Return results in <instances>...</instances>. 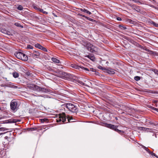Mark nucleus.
Instances as JSON below:
<instances>
[{
    "label": "nucleus",
    "instance_id": "f257e3e1",
    "mask_svg": "<svg viewBox=\"0 0 158 158\" xmlns=\"http://www.w3.org/2000/svg\"><path fill=\"white\" fill-rule=\"evenodd\" d=\"M61 106V107H60V110H65V107H66L69 110L73 113H76L77 111V108L72 103H65Z\"/></svg>",
    "mask_w": 158,
    "mask_h": 158
},
{
    "label": "nucleus",
    "instance_id": "f03ea898",
    "mask_svg": "<svg viewBox=\"0 0 158 158\" xmlns=\"http://www.w3.org/2000/svg\"><path fill=\"white\" fill-rule=\"evenodd\" d=\"M27 88L32 90H36L38 91L44 92H47L49 91L48 89L44 88H41L39 86L32 84L27 83L25 85Z\"/></svg>",
    "mask_w": 158,
    "mask_h": 158
},
{
    "label": "nucleus",
    "instance_id": "7ed1b4c3",
    "mask_svg": "<svg viewBox=\"0 0 158 158\" xmlns=\"http://www.w3.org/2000/svg\"><path fill=\"white\" fill-rule=\"evenodd\" d=\"M14 55L17 58L23 61H27L28 60L27 55L22 52H15Z\"/></svg>",
    "mask_w": 158,
    "mask_h": 158
},
{
    "label": "nucleus",
    "instance_id": "20e7f679",
    "mask_svg": "<svg viewBox=\"0 0 158 158\" xmlns=\"http://www.w3.org/2000/svg\"><path fill=\"white\" fill-rule=\"evenodd\" d=\"M53 118H73V117L72 116H70L66 114L64 112L60 113L58 114L55 115L52 117Z\"/></svg>",
    "mask_w": 158,
    "mask_h": 158
},
{
    "label": "nucleus",
    "instance_id": "39448f33",
    "mask_svg": "<svg viewBox=\"0 0 158 158\" xmlns=\"http://www.w3.org/2000/svg\"><path fill=\"white\" fill-rule=\"evenodd\" d=\"M86 47L88 50L92 52H96L98 51L97 48L89 43L87 44Z\"/></svg>",
    "mask_w": 158,
    "mask_h": 158
},
{
    "label": "nucleus",
    "instance_id": "423d86ee",
    "mask_svg": "<svg viewBox=\"0 0 158 158\" xmlns=\"http://www.w3.org/2000/svg\"><path fill=\"white\" fill-rule=\"evenodd\" d=\"M100 124L102 126L106 127L109 128H110L111 129L114 130L117 132L120 131L119 130L117 129V126H115L111 124H108L101 122H100Z\"/></svg>",
    "mask_w": 158,
    "mask_h": 158
},
{
    "label": "nucleus",
    "instance_id": "0eeeda50",
    "mask_svg": "<svg viewBox=\"0 0 158 158\" xmlns=\"http://www.w3.org/2000/svg\"><path fill=\"white\" fill-rule=\"evenodd\" d=\"M21 121L20 119H9L5 121H3L2 122L0 123V127L2 126V124L3 123H15Z\"/></svg>",
    "mask_w": 158,
    "mask_h": 158
},
{
    "label": "nucleus",
    "instance_id": "6e6552de",
    "mask_svg": "<svg viewBox=\"0 0 158 158\" xmlns=\"http://www.w3.org/2000/svg\"><path fill=\"white\" fill-rule=\"evenodd\" d=\"M18 103L15 100H13L10 103L11 109L13 110H15L18 108Z\"/></svg>",
    "mask_w": 158,
    "mask_h": 158
},
{
    "label": "nucleus",
    "instance_id": "1a4fd4ad",
    "mask_svg": "<svg viewBox=\"0 0 158 158\" xmlns=\"http://www.w3.org/2000/svg\"><path fill=\"white\" fill-rule=\"evenodd\" d=\"M56 72L62 74L61 77H64L67 78H70L71 77L72 75L71 74L67 73H66L60 71L59 70H58Z\"/></svg>",
    "mask_w": 158,
    "mask_h": 158
},
{
    "label": "nucleus",
    "instance_id": "9d476101",
    "mask_svg": "<svg viewBox=\"0 0 158 158\" xmlns=\"http://www.w3.org/2000/svg\"><path fill=\"white\" fill-rule=\"evenodd\" d=\"M40 53L38 50L34 51L31 55V56L34 58H38L40 56Z\"/></svg>",
    "mask_w": 158,
    "mask_h": 158
},
{
    "label": "nucleus",
    "instance_id": "9b49d317",
    "mask_svg": "<svg viewBox=\"0 0 158 158\" xmlns=\"http://www.w3.org/2000/svg\"><path fill=\"white\" fill-rule=\"evenodd\" d=\"M73 119H67L68 122H65L66 121V119H56V121L57 123H61L75 122V121H71V120Z\"/></svg>",
    "mask_w": 158,
    "mask_h": 158
},
{
    "label": "nucleus",
    "instance_id": "f8f14e48",
    "mask_svg": "<svg viewBox=\"0 0 158 158\" xmlns=\"http://www.w3.org/2000/svg\"><path fill=\"white\" fill-rule=\"evenodd\" d=\"M85 56L89 58L93 61H95L96 60L95 56L92 54H89V55H86Z\"/></svg>",
    "mask_w": 158,
    "mask_h": 158
},
{
    "label": "nucleus",
    "instance_id": "ddd939ff",
    "mask_svg": "<svg viewBox=\"0 0 158 158\" xmlns=\"http://www.w3.org/2000/svg\"><path fill=\"white\" fill-rule=\"evenodd\" d=\"M106 72L110 74H113L115 73V72L113 69H106L105 70Z\"/></svg>",
    "mask_w": 158,
    "mask_h": 158
},
{
    "label": "nucleus",
    "instance_id": "4468645a",
    "mask_svg": "<svg viewBox=\"0 0 158 158\" xmlns=\"http://www.w3.org/2000/svg\"><path fill=\"white\" fill-rule=\"evenodd\" d=\"M71 66L74 69L79 70L80 71L82 69V67H80L75 64H72L71 65Z\"/></svg>",
    "mask_w": 158,
    "mask_h": 158
},
{
    "label": "nucleus",
    "instance_id": "2eb2a0df",
    "mask_svg": "<svg viewBox=\"0 0 158 158\" xmlns=\"http://www.w3.org/2000/svg\"><path fill=\"white\" fill-rule=\"evenodd\" d=\"M39 120L41 123H47L49 122V119H39Z\"/></svg>",
    "mask_w": 158,
    "mask_h": 158
},
{
    "label": "nucleus",
    "instance_id": "dca6fc26",
    "mask_svg": "<svg viewBox=\"0 0 158 158\" xmlns=\"http://www.w3.org/2000/svg\"><path fill=\"white\" fill-rule=\"evenodd\" d=\"M51 60L54 62L57 63H60V60L56 58L52 57L51 59Z\"/></svg>",
    "mask_w": 158,
    "mask_h": 158
},
{
    "label": "nucleus",
    "instance_id": "f3484780",
    "mask_svg": "<svg viewBox=\"0 0 158 158\" xmlns=\"http://www.w3.org/2000/svg\"><path fill=\"white\" fill-rule=\"evenodd\" d=\"M13 76L15 78H17L19 76V74L16 72H13L12 73Z\"/></svg>",
    "mask_w": 158,
    "mask_h": 158
},
{
    "label": "nucleus",
    "instance_id": "a211bd4d",
    "mask_svg": "<svg viewBox=\"0 0 158 158\" xmlns=\"http://www.w3.org/2000/svg\"><path fill=\"white\" fill-rule=\"evenodd\" d=\"M149 23L153 25L154 26L156 27H158V24L155 23L154 22L151 21L149 22Z\"/></svg>",
    "mask_w": 158,
    "mask_h": 158
},
{
    "label": "nucleus",
    "instance_id": "6ab92c4d",
    "mask_svg": "<svg viewBox=\"0 0 158 158\" xmlns=\"http://www.w3.org/2000/svg\"><path fill=\"white\" fill-rule=\"evenodd\" d=\"M118 27L121 30H124L127 29L126 27H124L123 25H119Z\"/></svg>",
    "mask_w": 158,
    "mask_h": 158
},
{
    "label": "nucleus",
    "instance_id": "aec40b11",
    "mask_svg": "<svg viewBox=\"0 0 158 158\" xmlns=\"http://www.w3.org/2000/svg\"><path fill=\"white\" fill-rule=\"evenodd\" d=\"M35 46L36 48H38L40 49L42 46L40 44H38V43L37 44H35Z\"/></svg>",
    "mask_w": 158,
    "mask_h": 158
},
{
    "label": "nucleus",
    "instance_id": "412c9836",
    "mask_svg": "<svg viewBox=\"0 0 158 158\" xmlns=\"http://www.w3.org/2000/svg\"><path fill=\"white\" fill-rule=\"evenodd\" d=\"M98 68L99 69L102 70H105L106 69V68L104 67H103L101 65H99L98 66Z\"/></svg>",
    "mask_w": 158,
    "mask_h": 158
},
{
    "label": "nucleus",
    "instance_id": "4be33fe9",
    "mask_svg": "<svg viewBox=\"0 0 158 158\" xmlns=\"http://www.w3.org/2000/svg\"><path fill=\"white\" fill-rule=\"evenodd\" d=\"M83 12L89 15H91L92 13L91 12L88 10H87L85 9Z\"/></svg>",
    "mask_w": 158,
    "mask_h": 158
},
{
    "label": "nucleus",
    "instance_id": "5701e85b",
    "mask_svg": "<svg viewBox=\"0 0 158 158\" xmlns=\"http://www.w3.org/2000/svg\"><path fill=\"white\" fill-rule=\"evenodd\" d=\"M26 48L27 49H32L33 47L30 45L28 44Z\"/></svg>",
    "mask_w": 158,
    "mask_h": 158
},
{
    "label": "nucleus",
    "instance_id": "b1692460",
    "mask_svg": "<svg viewBox=\"0 0 158 158\" xmlns=\"http://www.w3.org/2000/svg\"><path fill=\"white\" fill-rule=\"evenodd\" d=\"M140 79V77L139 76H136L134 77V79L136 81H139Z\"/></svg>",
    "mask_w": 158,
    "mask_h": 158
},
{
    "label": "nucleus",
    "instance_id": "393cba45",
    "mask_svg": "<svg viewBox=\"0 0 158 158\" xmlns=\"http://www.w3.org/2000/svg\"><path fill=\"white\" fill-rule=\"evenodd\" d=\"M8 129L5 128V127H0V131H5L7 130Z\"/></svg>",
    "mask_w": 158,
    "mask_h": 158
},
{
    "label": "nucleus",
    "instance_id": "a878e982",
    "mask_svg": "<svg viewBox=\"0 0 158 158\" xmlns=\"http://www.w3.org/2000/svg\"><path fill=\"white\" fill-rule=\"evenodd\" d=\"M152 71L154 72L155 74L158 75V70L155 69H152Z\"/></svg>",
    "mask_w": 158,
    "mask_h": 158
},
{
    "label": "nucleus",
    "instance_id": "bb28decb",
    "mask_svg": "<svg viewBox=\"0 0 158 158\" xmlns=\"http://www.w3.org/2000/svg\"><path fill=\"white\" fill-rule=\"evenodd\" d=\"M17 9L20 10H23V8L21 5H19L17 7Z\"/></svg>",
    "mask_w": 158,
    "mask_h": 158
},
{
    "label": "nucleus",
    "instance_id": "cd10ccee",
    "mask_svg": "<svg viewBox=\"0 0 158 158\" xmlns=\"http://www.w3.org/2000/svg\"><path fill=\"white\" fill-rule=\"evenodd\" d=\"M135 10L138 12L140 11V9L139 7H136L134 8Z\"/></svg>",
    "mask_w": 158,
    "mask_h": 158
},
{
    "label": "nucleus",
    "instance_id": "c85d7f7f",
    "mask_svg": "<svg viewBox=\"0 0 158 158\" xmlns=\"http://www.w3.org/2000/svg\"><path fill=\"white\" fill-rule=\"evenodd\" d=\"M41 49L45 52H47L48 51L47 49L43 46H42Z\"/></svg>",
    "mask_w": 158,
    "mask_h": 158
},
{
    "label": "nucleus",
    "instance_id": "c756f323",
    "mask_svg": "<svg viewBox=\"0 0 158 158\" xmlns=\"http://www.w3.org/2000/svg\"><path fill=\"white\" fill-rule=\"evenodd\" d=\"M149 123L150 125H154V126H156L157 124L151 121L149 122Z\"/></svg>",
    "mask_w": 158,
    "mask_h": 158
},
{
    "label": "nucleus",
    "instance_id": "7c9ffc66",
    "mask_svg": "<svg viewBox=\"0 0 158 158\" xmlns=\"http://www.w3.org/2000/svg\"><path fill=\"white\" fill-rule=\"evenodd\" d=\"M36 129H37L36 128H29V131H34L35 130H36Z\"/></svg>",
    "mask_w": 158,
    "mask_h": 158
},
{
    "label": "nucleus",
    "instance_id": "2f4dec72",
    "mask_svg": "<svg viewBox=\"0 0 158 158\" xmlns=\"http://www.w3.org/2000/svg\"><path fill=\"white\" fill-rule=\"evenodd\" d=\"M10 87L15 89H16L18 88L17 86L12 85H11L10 86Z\"/></svg>",
    "mask_w": 158,
    "mask_h": 158
},
{
    "label": "nucleus",
    "instance_id": "473e14b6",
    "mask_svg": "<svg viewBox=\"0 0 158 158\" xmlns=\"http://www.w3.org/2000/svg\"><path fill=\"white\" fill-rule=\"evenodd\" d=\"M150 154L152 155V156H153L156 157L158 158V156H157L155 153L152 152L151 153H150Z\"/></svg>",
    "mask_w": 158,
    "mask_h": 158
},
{
    "label": "nucleus",
    "instance_id": "72a5a7b5",
    "mask_svg": "<svg viewBox=\"0 0 158 158\" xmlns=\"http://www.w3.org/2000/svg\"><path fill=\"white\" fill-rule=\"evenodd\" d=\"M79 15L83 17H84V18H85L87 19H88V17L86 16L85 15H81V14H78Z\"/></svg>",
    "mask_w": 158,
    "mask_h": 158
},
{
    "label": "nucleus",
    "instance_id": "f704fd0d",
    "mask_svg": "<svg viewBox=\"0 0 158 158\" xmlns=\"http://www.w3.org/2000/svg\"><path fill=\"white\" fill-rule=\"evenodd\" d=\"M15 25L16 26H17L18 27H21V28H23V26H22L20 24H19L18 23H15Z\"/></svg>",
    "mask_w": 158,
    "mask_h": 158
},
{
    "label": "nucleus",
    "instance_id": "c9c22d12",
    "mask_svg": "<svg viewBox=\"0 0 158 158\" xmlns=\"http://www.w3.org/2000/svg\"><path fill=\"white\" fill-rule=\"evenodd\" d=\"M82 69H81V70H86V71H89V69L87 68H84L83 67H82Z\"/></svg>",
    "mask_w": 158,
    "mask_h": 158
},
{
    "label": "nucleus",
    "instance_id": "e433bc0d",
    "mask_svg": "<svg viewBox=\"0 0 158 158\" xmlns=\"http://www.w3.org/2000/svg\"><path fill=\"white\" fill-rule=\"evenodd\" d=\"M149 154H150V153H151L152 152H151L147 148L145 150Z\"/></svg>",
    "mask_w": 158,
    "mask_h": 158
},
{
    "label": "nucleus",
    "instance_id": "4c0bfd02",
    "mask_svg": "<svg viewBox=\"0 0 158 158\" xmlns=\"http://www.w3.org/2000/svg\"><path fill=\"white\" fill-rule=\"evenodd\" d=\"M37 10L39 12H41L43 11V9L39 7Z\"/></svg>",
    "mask_w": 158,
    "mask_h": 158
},
{
    "label": "nucleus",
    "instance_id": "58836bf2",
    "mask_svg": "<svg viewBox=\"0 0 158 158\" xmlns=\"http://www.w3.org/2000/svg\"><path fill=\"white\" fill-rule=\"evenodd\" d=\"M142 129L144 131H146L147 129H149V128H147L144 127H142Z\"/></svg>",
    "mask_w": 158,
    "mask_h": 158
},
{
    "label": "nucleus",
    "instance_id": "ea45409f",
    "mask_svg": "<svg viewBox=\"0 0 158 158\" xmlns=\"http://www.w3.org/2000/svg\"><path fill=\"white\" fill-rule=\"evenodd\" d=\"M26 74L27 76H29L31 74V73L29 72H27L26 73Z\"/></svg>",
    "mask_w": 158,
    "mask_h": 158
},
{
    "label": "nucleus",
    "instance_id": "a19ab883",
    "mask_svg": "<svg viewBox=\"0 0 158 158\" xmlns=\"http://www.w3.org/2000/svg\"><path fill=\"white\" fill-rule=\"evenodd\" d=\"M41 12H42L43 13L45 14V15H47L48 14V13L45 11H44L43 10V11H41Z\"/></svg>",
    "mask_w": 158,
    "mask_h": 158
},
{
    "label": "nucleus",
    "instance_id": "79ce46f5",
    "mask_svg": "<svg viewBox=\"0 0 158 158\" xmlns=\"http://www.w3.org/2000/svg\"><path fill=\"white\" fill-rule=\"evenodd\" d=\"M78 9L81 10V11L83 12L85 8H78Z\"/></svg>",
    "mask_w": 158,
    "mask_h": 158
},
{
    "label": "nucleus",
    "instance_id": "37998d69",
    "mask_svg": "<svg viewBox=\"0 0 158 158\" xmlns=\"http://www.w3.org/2000/svg\"><path fill=\"white\" fill-rule=\"evenodd\" d=\"M33 8H34L35 9V10H38V8H39V7H37V6H33Z\"/></svg>",
    "mask_w": 158,
    "mask_h": 158
},
{
    "label": "nucleus",
    "instance_id": "c03bdc74",
    "mask_svg": "<svg viewBox=\"0 0 158 158\" xmlns=\"http://www.w3.org/2000/svg\"><path fill=\"white\" fill-rule=\"evenodd\" d=\"M117 19L118 21H121L122 20L121 18L119 17H118L117 18Z\"/></svg>",
    "mask_w": 158,
    "mask_h": 158
},
{
    "label": "nucleus",
    "instance_id": "a18cd8bd",
    "mask_svg": "<svg viewBox=\"0 0 158 158\" xmlns=\"http://www.w3.org/2000/svg\"><path fill=\"white\" fill-rule=\"evenodd\" d=\"M142 147L145 150H146V149L147 148L146 147L143 145L142 146Z\"/></svg>",
    "mask_w": 158,
    "mask_h": 158
},
{
    "label": "nucleus",
    "instance_id": "49530a36",
    "mask_svg": "<svg viewBox=\"0 0 158 158\" xmlns=\"http://www.w3.org/2000/svg\"><path fill=\"white\" fill-rule=\"evenodd\" d=\"M150 108H151V109L152 110H154V109L155 108V107H153V106H151L150 107Z\"/></svg>",
    "mask_w": 158,
    "mask_h": 158
},
{
    "label": "nucleus",
    "instance_id": "de8ad7c7",
    "mask_svg": "<svg viewBox=\"0 0 158 158\" xmlns=\"http://www.w3.org/2000/svg\"><path fill=\"white\" fill-rule=\"evenodd\" d=\"M154 110L158 112V109L157 108H155L154 109Z\"/></svg>",
    "mask_w": 158,
    "mask_h": 158
},
{
    "label": "nucleus",
    "instance_id": "09e8293b",
    "mask_svg": "<svg viewBox=\"0 0 158 158\" xmlns=\"http://www.w3.org/2000/svg\"><path fill=\"white\" fill-rule=\"evenodd\" d=\"M52 15H53L54 16H55V17H57V16L55 14H54V13H52Z\"/></svg>",
    "mask_w": 158,
    "mask_h": 158
},
{
    "label": "nucleus",
    "instance_id": "8fccbe9b",
    "mask_svg": "<svg viewBox=\"0 0 158 158\" xmlns=\"http://www.w3.org/2000/svg\"><path fill=\"white\" fill-rule=\"evenodd\" d=\"M79 83L82 85H84V83L83 82H82L81 81L80 82H79Z\"/></svg>",
    "mask_w": 158,
    "mask_h": 158
},
{
    "label": "nucleus",
    "instance_id": "3c124183",
    "mask_svg": "<svg viewBox=\"0 0 158 158\" xmlns=\"http://www.w3.org/2000/svg\"><path fill=\"white\" fill-rule=\"evenodd\" d=\"M146 51H150V50H149V49H146Z\"/></svg>",
    "mask_w": 158,
    "mask_h": 158
},
{
    "label": "nucleus",
    "instance_id": "603ef678",
    "mask_svg": "<svg viewBox=\"0 0 158 158\" xmlns=\"http://www.w3.org/2000/svg\"><path fill=\"white\" fill-rule=\"evenodd\" d=\"M89 20H90V21H91V20H92V19L89 18Z\"/></svg>",
    "mask_w": 158,
    "mask_h": 158
},
{
    "label": "nucleus",
    "instance_id": "864d4df0",
    "mask_svg": "<svg viewBox=\"0 0 158 158\" xmlns=\"http://www.w3.org/2000/svg\"><path fill=\"white\" fill-rule=\"evenodd\" d=\"M2 133H0V135H1L2 134H3Z\"/></svg>",
    "mask_w": 158,
    "mask_h": 158
},
{
    "label": "nucleus",
    "instance_id": "5fc2aeb1",
    "mask_svg": "<svg viewBox=\"0 0 158 158\" xmlns=\"http://www.w3.org/2000/svg\"><path fill=\"white\" fill-rule=\"evenodd\" d=\"M115 118L116 119V118H117L116 117H115Z\"/></svg>",
    "mask_w": 158,
    "mask_h": 158
},
{
    "label": "nucleus",
    "instance_id": "6e6d98bb",
    "mask_svg": "<svg viewBox=\"0 0 158 158\" xmlns=\"http://www.w3.org/2000/svg\"><path fill=\"white\" fill-rule=\"evenodd\" d=\"M92 71L93 72H94V71L93 70H92Z\"/></svg>",
    "mask_w": 158,
    "mask_h": 158
}]
</instances>
